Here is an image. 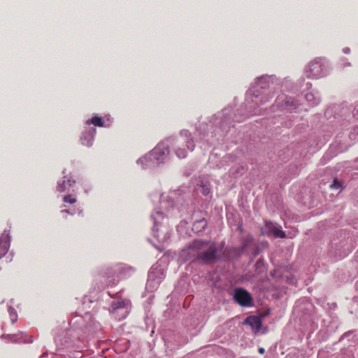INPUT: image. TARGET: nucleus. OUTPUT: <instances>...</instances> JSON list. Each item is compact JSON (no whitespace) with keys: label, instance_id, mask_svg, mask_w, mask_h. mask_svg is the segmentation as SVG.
<instances>
[{"label":"nucleus","instance_id":"11","mask_svg":"<svg viewBox=\"0 0 358 358\" xmlns=\"http://www.w3.org/2000/svg\"><path fill=\"white\" fill-rule=\"evenodd\" d=\"M201 192L203 195L207 196L210 193V187L208 182H206L205 183L201 182Z\"/></svg>","mask_w":358,"mask_h":358},{"label":"nucleus","instance_id":"12","mask_svg":"<svg viewBox=\"0 0 358 358\" xmlns=\"http://www.w3.org/2000/svg\"><path fill=\"white\" fill-rule=\"evenodd\" d=\"M306 99L310 103V105H315L317 103V101L316 100L314 94L312 93H307L306 94Z\"/></svg>","mask_w":358,"mask_h":358},{"label":"nucleus","instance_id":"26","mask_svg":"<svg viewBox=\"0 0 358 358\" xmlns=\"http://www.w3.org/2000/svg\"><path fill=\"white\" fill-rule=\"evenodd\" d=\"M249 239H250V241H252V238H250V237H249Z\"/></svg>","mask_w":358,"mask_h":358},{"label":"nucleus","instance_id":"13","mask_svg":"<svg viewBox=\"0 0 358 358\" xmlns=\"http://www.w3.org/2000/svg\"><path fill=\"white\" fill-rule=\"evenodd\" d=\"M76 199L71 194H67L64 196L63 201L65 203H69L71 204H73L76 202Z\"/></svg>","mask_w":358,"mask_h":358},{"label":"nucleus","instance_id":"17","mask_svg":"<svg viewBox=\"0 0 358 358\" xmlns=\"http://www.w3.org/2000/svg\"><path fill=\"white\" fill-rule=\"evenodd\" d=\"M176 154L179 158L182 159L186 157L187 152L185 150L178 148L176 150Z\"/></svg>","mask_w":358,"mask_h":358},{"label":"nucleus","instance_id":"22","mask_svg":"<svg viewBox=\"0 0 358 358\" xmlns=\"http://www.w3.org/2000/svg\"><path fill=\"white\" fill-rule=\"evenodd\" d=\"M181 134L187 136L188 135V134H189V133H188V131H182Z\"/></svg>","mask_w":358,"mask_h":358},{"label":"nucleus","instance_id":"10","mask_svg":"<svg viewBox=\"0 0 358 358\" xmlns=\"http://www.w3.org/2000/svg\"><path fill=\"white\" fill-rule=\"evenodd\" d=\"M86 124H94V126L102 127L104 126L103 120L100 117L94 116L92 117L91 119L87 120Z\"/></svg>","mask_w":358,"mask_h":358},{"label":"nucleus","instance_id":"5","mask_svg":"<svg viewBox=\"0 0 358 358\" xmlns=\"http://www.w3.org/2000/svg\"><path fill=\"white\" fill-rule=\"evenodd\" d=\"M265 230L268 235L272 234L280 238H285L286 236L285 233L281 229V227L275 225L272 222H266Z\"/></svg>","mask_w":358,"mask_h":358},{"label":"nucleus","instance_id":"27","mask_svg":"<svg viewBox=\"0 0 358 358\" xmlns=\"http://www.w3.org/2000/svg\"><path fill=\"white\" fill-rule=\"evenodd\" d=\"M355 110H358V107Z\"/></svg>","mask_w":358,"mask_h":358},{"label":"nucleus","instance_id":"23","mask_svg":"<svg viewBox=\"0 0 358 358\" xmlns=\"http://www.w3.org/2000/svg\"><path fill=\"white\" fill-rule=\"evenodd\" d=\"M158 150H159V148H155V149L154 150V153L157 154V152H158Z\"/></svg>","mask_w":358,"mask_h":358},{"label":"nucleus","instance_id":"18","mask_svg":"<svg viewBox=\"0 0 358 358\" xmlns=\"http://www.w3.org/2000/svg\"><path fill=\"white\" fill-rule=\"evenodd\" d=\"M92 137L89 138L88 139H86V138H82V143L87 146H91L92 144Z\"/></svg>","mask_w":358,"mask_h":358},{"label":"nucleus","instance_id":"7","mask_svg":"<svg viewBox=\"0 0 358 358\" xmlns=\"http://www.w3.org/2000/svg\"><path fill=\"white\" fill-rule=\"evenodd\" d=\"M76 184V180L70 176H64L62 182H59L57 186V190L59 192H64L69 190L70 187Z\"/></svg>","mask_w":358,"mask_h":358},{"label":"nucleus","instance_id":"16","mask_svg":"<svg viewBox=\"0 0 358 358\" xmlns=\"http://www.w3.org/2000/svg\"><path fill=\"white\" fill-rule=\"evenodd\" d=\"M207 222L205 220H201L195 222L193 225L194 229H197L199 227H201L203 229L206 227Z\"/></svg>","mask_w":358,"mask_h":358},{"label":"nucleus","instance_id":"19","mask_svg":"<svg viewBox=\"0 0 358 358\" xmlns=\"http://www.w3.org/2000/svg\"><path fill=\"white\" fill-rule=\"evenodd\" d=\"M187 146L189 150L192 151L194 150V145L192 139L187 141Z\"/></svg>","mask_w":358,"mask_h":358},{"label":"nucleus","instance_id":"2","mask_svg":"<svg viewBox=\"0 0 358 358\" xmlns=\"http://www.w3.org/2000/svg\"><path fill=\"white\" fill-rule=\"evenodd\" d=\"M234 299L241 306H251L252 298L250 293L244 289L236 288L234 292Z\"/></svg>","mask_w":358,"mask_h":358},{"label":"nucleus","instance_id":"4","mask_svg":"<svg viewBox=\"0 0 358 358\" xmlns=\"http://www.w3.org/2000/svg\"><path fill=\"white\" fill-rule=\"evenodd\" d=\"M113 306V314L114 316L117 318L119 320L122 319H124L127 314L128 310L126 307V303L123 301L114 302L112 305Z\"/></svg>","mask_w":358,"mask_h":358},{"label":"nucleus","instance_id":"20","mask_svg":"<svg viewBox=\"0 0 358 358\" xmlns=\"http://www.w3.org/2000/svg\"><path fill=\"white\" fill-rule=\"evenodd\" d=\"M258 352H259V353H260V354H264V353L265 352V350H264V348H259L258 349Z\"/></svg>","mask_w":358,"mask_h":358},{"label":"nucleus","instance_id":"21","mask_svg":"<svg viewBox=\"0 0 358 358\" xmlns=\"http://www.w3.org/2000/svg\"><path fill=\"white\" fill-rule=\"evenodd\" d=\"M62 213H68V214H71L70 211L69 210H63L62 211ZM71 215H73V213H71Z\"/></svg>","mask_w":358,"mask_h":358},{"label":"nucleus","instance_id":"3","mask_svg":"<svg viewBox=\"0 0 358 358\" xmlns=\"http://www.w3.org/2000/svg\"><path fill=\"white\" fill-rule=\"evenodd\" d=\"M307 77L310 78H318L323 76V67L318 61L310 62L306 69Z\"/></svg>","mask_w":358,"mask_h":358},{"label":"nucleus","instance_id":"15","mask_svg":"<svg viewBox=\"0 0 358 358\" xmlns=\"http://www.w3.org/2000/svg\"><path fill=\"white\" fill-rule=\"evenodd\" d=\"M330 187L332 189H338L343 188V184L337 179H334L333 183L330 185Z\"/></svg>","mask_w":358,"mask_h":358},{"label":"nucleus","instance_id":"1","mask_svg":"<svg viewBox=\"0 0 358 358\" xmlns=\"http://www.w3.org/2000/svg\"><path fill=\"white\" fill-rule=\"evenodd\" d=\"M187 260L203 264H213L220 259L219 248L215 242L201 239L194 240L182 250Z\"/></svg>","mask_w":358,"mask_h":358},{"label":"nucleus","instance_id":"25","mask_svg":"<svg viewBox=\"0 0 358 358\" xmlns=\"http://www.w3.org/2000/svg\"><path fill=\"white\" fill-rule=\"evenodd\" d=\"M267 100H268V99H266V101H262V100H261V101H260V102H261V103H264V102L267 101Z\"/></svg>","mask_w":358,"mask_h":358},{"label":"nucleus","instance_id":"14","mask_svg":"<svg viewBox=\"0 0 358 358\" xmlns=\"http://www.w3.org/2000/svg\"><path fill=\"white\" fill-rule=\"evenodd\" d=\"M8 311H9L10 318L11 320L12 323L13 324L17 322V313L12 308H9Z\"/></svg>","mask_w":358,"mask_h":358},{"label":"nucleus","instance_id":"8","mask_svg":"<svg viewBox=\"0 0 358 358\" xmlns=\"http://www.w3.org/2000/svg\"><path fill=\"white\" fill-rule=\"evenodd\" d=\"M9 339L13 342L18 343H31L32 342L31 336L23 332H20L17 334H9L7 336Z\"/></svg>","mask_w":358,"mask_h":358},{"label":"nucleus","instance_id":"6","mask_svg":"<svg viewBox=\"0 0 358 358\" xmlns=\"http://www.w3.org/2000/svg\"><path fill=\"white\" fill-rule=\"evenodd\" d=\"M9 246V234L5 231L0 238V259L7 253Z\"/></svg>","mask_w":358,"mask_h":358},{"label":"nucleus","instance_id":"24","mask_svg":"<svg viewBox=\"0 0 358 358\" xmlns=\"http://www.w3.org/2000/svg\"><path fill=\"white\" fill-rule=\"evenodd\" d=\"M262 263V262L260 260H258L256 263V265L257 266H259L260 264Z\"/></svg>","mask_w":358,"mask_h":358},{"label":"nucleus","instance_id":"9","mask_svg":"<svg viewBox=\"0 0 358 358\" xmlns=\"http://www.w3.org/2000/svg\"><path fill=\"white\" fill-rule=\"evenodd\" d=\"M245 323L248 324L255 331H259L262 326L261 319L257 316H251L248 317L245 320Z\"/></svg>","mask_w":358,"mask_h":358}]
</instances>
